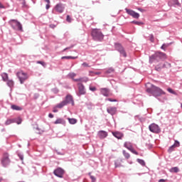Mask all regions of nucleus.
<instances>
[{"mask_svg": "<svg viewBox=\"0 0 182 182\" xmlns=\"http://www.w3.org/2000/svg\"><path fill=\"white\" fill-rule=\"evenodd\" d=\"M146 92L147 93H150L153 95L155 97H159V96H161V95H164V92L162 89L159 87H156L154 85L148 82L146 85Z\"/></svg>", "mask_w": 182, "mask_h": 182, "instance_id": "nucleus-1", "label": "nucleus"}, {"mask_svg": "<svg viewBox=\"0 0 182 182\" xmlns=\"http://www.w3.org/2000/svg\"><path fill=\"white\" fill-rule=\"evenodd\" d=\"M166 59H167V55L165 53L156 51L149 56V63H159V62L166 60Z\"/></svg>", "mask_w": 182, "mask_h": 182, "instance_id": "nucleus-2", "label": "nucleus"}, {"mask_svg": "<svg viewBox=\"0 0 182 182\" xmlns=\"http://www.w3.org/2000/svg\"><path fill=\"white\" fill-rule=\"evenodd\" d=\"M91 36L94 41H97V42H102V39L105 38V35L103 33L97 28H94L91 32Z\"/></svg>", "mask_w": 182, "mask_h": 182, "instance_id": "nucleus-3", "label": "nucleus"}, {"mask_svg": "<svg viewBox=\"0 0 182 182\" xmlns=\"http://www.w3.org/2000/svg\"><path fill=\"white\" fill-rule=\"evenodd\" d=\"M9 25L11 26L14 31H18L19 32H23V28L22 27V24L16 19H11L9 21Z\"/></svg>", "mask_w": 182, "mask_h": 182, "instance_id": "nucleus-4", "label": "nucleus"}, {"mask_svg": "<svg viewBox=\"0 0 182 182\" xmlns=\"http://www.w3.org/2000/svg\"><path fill=\"white\" fill-rule=\"evenodd\" d=\"M11 161L9 158V154H8V152L4 153L1 159V164L2 167H4V168L9 167V166H11Z\"/></svg>", "mask_w": 182, "mask_h": 182, "instance_id": "nucleus-5", "label": "nucleus"}, {"mask_svg": "<svg viewBox=\"0 0 182 182\" xmlns=\"http://www.w3.org/2000/svg\"><path fill=\"white\" fill-rule=\"evenodd\" d=\"M16 76L19 80V82L21 85H23L25 83V81L28 79V73H24L23 71H18L16 73Z\"/></svg>", "mask_w": 182, "mask_h": 182, "instance_id": "nucleus-6", "label": "nucleus"}, {"mask_svg": "<svg viewBox=\"0 0 182 182\" xmlns=\"http://www.w3.org/2000/svg\"><path fill=\"white\" fill-rule=\"evenodd\" d=\"M115 49L119 52L121 55V56H123L124 58H127V54L126 53V50H124V48L122 44L119 43H114Z\"/></svg>", "mask_w": 182, "mask_h": 182, "instance_id": "nucleus-7", "label": "nucleus"}, {"mask_svg": "<svg viewBox=\"0 0 182 182\" xmlns=\"http://www.w3.org/2000/svg\"><path fill=\"white\" fill-rule=\"evenodd\" d=\"M171 64L170 63L165 62L164 63H159L155 66V70L156 72H161V69H170Z\"/></svg>", "mask_w": 182, "mask_h": 182, "instance_id": "nucleus-8", "label": "nucleus"}, {"mask_svg": "<svg viewBox=\"0 0 182 182\" xmlns=\"http://www.w3.org/2000/svg\"><path fill=\"white\" fill-rule=\"evenodd\" d=\"M149 129L150 132H151V133H155V134H159V133H161V128H160V127L156 124H151L149 126Z\"/></svg>", "mask_w": 182, "mask_h": 182, "instance_id": "nucleus-9", "label": "nucleus"}, {"mask_svg": "<svg viewBox=\"0 0 182 182\" xmlns=\"http://www.w3.org/2000/svg\"><path fill=\"white\" fill-rule=\"evenodd\" d=\"M66 8V4L63 3L57 4L54 7V11L58 14H63L65 12V9Z\"/></svg>", "mask_w": 182, "mask_h": 182, "instance_id": "nucleus-10", "label": "nucleus"}, {"mask_svg": "<svg viewBox=\"0 0 182 182\" xmlns=\"http://www.w3.org/2000/svg\"><path fill=\"white\" fill-rule=\"evenodd\" d=\"M124 146L127 149V150H129V151H131V153H133V154H136V156H139V152H137L136 150H134V149L133 148V145L129 142V141H126L124 144Z\"/></svg>", "mask_w": 182, "mask_h": 182, "instance_id": "nucleus-11", "label": "nucleus"}, {"mask_svg": "<svg viewBox=\"0 0 182 182\" xmlns=\"http://www.w3.org/2000/svg\"><path fill=\"white\" fill-rule=\"evenodd\" d=\"M125 11L128 15L132 16L134 19H139L140 18V14L130 9H125Z\"/></svg>", "mask_w": 182, "mask_h": 182, "instance_id": "nucleus-12", "label": "nucleus"}, {"mask_svg": "<svg viewBox=\"0 0 182 182\" xmlns=\"http://www.w3.org/2000/svg\"><path fill=\"white\" fill-rule=\"evenodd\" d=\"M53 174L58 177L59 178H63V175L65 174V170L62 168H57L53 171Z\"/></svg>", "mask_w": 182, "mask_h": 182, "instance_id": "nucleus-13", "label": "nucleus"}, {"mask_svg": "<svg viewBox=\"0 0 182 182\" xmlns=\"http://www.w3.org/2000/svg\"><path fill=\"white\" fill-rule=\"evenodd\" d=\"M78 93H77V96H82L83 95H86V89L85 88V85L82 83H78Z\"/></svg>", "mask_w": 182, "mask_h": 182, "instance_id": "nucleus-14", "label": "nucleus"}, {"mask_svg": "<svg viewBox=\"0 0 182 182\" xmlns=\"http://www.w3.org/2000/svg\"><path fill=\"white\" fill-rule=\"evenodd\" d=\"M12 123H17V124H21V123H22V119L21 118H18V119H9L6 121L5 125L9 126V124H12Z\"/></svg>", "mask_w": 182, "mask_h": 182, "instance_id": "nucleus-15", "label": "nucleus"}, {"mask_svg": "<svg viewBox=\"0 0 182 182\" xmlns=\"http://www.w3.org/2000/svg\"><path fill=\"white\" fill-rule=\"evenodd\" d=\"M65 102L66 105H69V103H71L72 106H75V101H73V97L70 95H67L65 97V100H63Z\"/></svg>", "mask_w": 182, "mask_h": 182, "instance_id": "nucleus-16", "label": "nucleus"}, {"mask_svg": "<svg viewBox=\"0 0 182 182\" xmlns=\"http://www.w3.org/2000/svg\"><path fill=\"white\" fill-rule=\"evenodd\" d=\"M100 92L105 97H109L110 94V90L109 88H100Z\"/></svg>", "mask_w": 182, "mask_h": 182, "instance_id": "nucleus-17", "label": "nucleus"}, {"mask_svg": "<svg viewBox=\"0 0 182 182\" xmlns=\"http://www.w3.org/2000/svg\"><path fill=\"white\" fill-rule=\"evenodd\" d=\"M107 112L111 116H114V114L117 112V108L116 107H109L107 108Z\"/></svg>", "mask_w": 182, "mask_h": 182, "instance_id": "nucleus-18", "label": "nucleus"}, {"mask_svg": "<svg viewBox=\"0 0 182 182\" xmlns=\"http://www.w3.org/2000/svg\"><path fill=\"white\" fill-rule=\"evenodd\" d=\"M112 134L114 137H116V139H118V140H122V139H123V136H124L123 133L119 132H112Z\"/></svg>", "mask_w": 182, "mask_h": 182, "instance_id": "nucleus-19", "label": "nucleus"}, {"mask_svg": "<svg viewBox=\"0 0 182 182\" xmlns=\"http://www.w3.org/2000/svg\"><path fill=\"white\" fill-rule=\"evenodd\" d=\"M107 132L106 131L101 130L98 132L100 139H106L107 137Z\"/></svg>", "mask_w": 182, "mask_h": 182, "instance_id": "nucleus-20", "label": "nucleus"}, {"mask_svg": "<svg viewBox=\"0 0 182 182\" xmlns=\"http://www.w3.org/2000/svg\"><path fill=\"white\" fill-rule=\"evenodd\" d=\"M54 124H66V121L62 118H58L54 122Z\"/></svg>", "mask_w": 182, "mask_h": 182, "instance_id": "nucleus-21", "label": "nucleus"}, {"mask_svg": "<svg viewBox=\"0 0 182 182\" xmlns=\"http://www.w3.org/2000/svg\"><path fill=\"white\" fill-rule=\"evenodd\" d=\"M6 85L7 86H9V87H10V89H12V87H14V85H15V82L12 80H7Z\"/></svg>", "mask_w": 182, "mask_h": 182, "instance_id": "nucleus-22", "label": "nucleus"}, {"mask_svg": "<svg viewBox=\"0 0 182 182\" xmlns=\"http://www.w3.org/2000/svg\"><path fill=\"white\" fill-rule=\"evenodd\" d=\"M68 105L66 104V102L63 101L61 102H60L59 104H58L56 105V107H58V109H62L64 106H67Z\"/></svg>", "mask_w": 182, "mask_h": 182, "instance_id": "nucleus-23", "label": "nucleus"}, {"mask_svg": "<svg viewBox=\"0 0 182 182\" xmlns=\"http://www.w3.org/2000/svg\"><path fill=\"white\" fill-rule=\"evenodd\" d=\"M68 105L66 104V102L63 101L61 102H60L59 104H58L56 105V107H58V109H62L64 106H67Z\"/></svg>", "mask_w": 182, "mask_h": 182, "instance_id": "nucleus-24", "label": "nucleus"}, {"mask_svg": "<svg viewBox=\"0 0 182 182\" xmlns=\"http://www.w3.org/2000/svg\"><path fill=\"white\" fill-rule=\"evenodd\" d=\"M68 120L70 124H76V123H77V119L75 118H68Z\"/></svg>", "mask_w": 182, "mask_h": 182, "instance_id": "nucleus-25", "label": "nucleus"}, {"mask_svg": "<svg viewBox=\"0 0 182 182\" xmlns=\"http://www.w3.org/2000/svg\"><path fill=\"white\" fill-rule=\"evenodd\" d=\"M11 108L12 109V110H17V111L22 110V107H21L18 105H11Z\"/></svg>", "mask_w": 182, "mask_h": 182, "instance_id": "nucleus-26", "label": "nucleus"}, {"mask_svg": "<svg viewBox=\"0 0 182 182\" xmlns=\"http://www.w3.org/2000/svg\"><path fill=\"white\" fill-rule=\"evenodd\" d=\"M1 77L4 80V82H7L8 80V73H4L1 74Z\"/></svg>", "mask_w": 182, "mask_h": 182, "instance_id": "nucleus-27", "label": "nucleus"}, {"mask_svg": "<svg viewBox=\"0 0 182 182\" xmlns=\"http://www.w3.org/2000/svg\"><path fill=\"white\" fill-rule=\"evenodd\" d=\"M136 161H137V163H139L143 167H144V166H146V162L143 159H137Z\"/></svg>", "mask_w": 182, "mask_h": 182, "instance_id": "nucleus-28", "label": "nucleus"}, {"mask_svg": "<svg viewBox=\"0 0 182 182\" xmlns=\"http://www.w3.org/2000/svg\"><path fill=\"white\" fill-rule=\"evenodd\" d=\"M179 169L178 167L176 166V167H173L170 169V172L171 173H178Z\"/></svg>", "mask_w": 182, "mask_h": 182, "instance_id": "nucleus-29", "label": "nucleus"}, {"mask_svg": "<svg viewBox=\"0 0 182 182\" xmlns=\"http://www.w3.org/2000/svg\"><path fill=\"white\" fill-rule=\"evenodd\" d=\"M168 46H170V43H164L161 46V49H162V50H164V52H166V48H168Z\"/></svg>", "mask_w": 182, "mask_h": 182, "instance_id": "nucleus-30", "label": "nucleus"}, {"mask_svg": "<svg viewBox=\"0 0 182 182\" xmlns=\"http://www.w3.org/2000/svg\"><path fill=\"white\" fill-rule=\"evenodd\" d=\"M131 23H134V25H138V26H141V25H144L143 22L137 21H131Z\"/></svg>", "mask_w": 182, "mask_h": 182, "instance_id": "nucleus-31", "label": "nucleus"}, {"mask_svg": "<svg viewBox=\"0 0 182 182\" xmlns=\"http://www.w3.org/2000/svg\"><path fill=\"white\" fill-rule=\"evenodd\" d=\"M122 153L124 154V156L125 157V159H130V154H129L128 152H127L125 150L122 151Z\"/></svg>", "mask_w": 182, "mask_h": 182, "instance_id": "nucleus-32", "label": "nucleus"}, {"mask_svg": "<svg viewBox=\"0 0 182 182\" xmlns=\"http://www.w3.org/2000/svg\"><path fill=\"white\" fill-rule=\"evenodd\" d=\"M114 166L115 168H117V167H123V165H122V163L119 162V161H114Z\"/></svg>", "mask_w": 182, "mask_h": 182, "instance_id": "nucleus-33", "label": "nucleus"}, {"mask_svg": "<svg viewBox=\"0 0 182 182\" xmlns=\"http://www.w3.org/2000/svg\"><path fill=\"white\" fill-rule=\"evenodd\" d=\"M113 72H114V69L113 68H109L105 71V73L110 74L113 73Z\"/></svg>", "mask_w": 182, "mask_h": 182, "instance_id": "nucleus-34", "label": "nucleus"}, {"mask_svg": "<svg viewBox=\"0 0 182 182\" xmlns=\"http://www.w3.org/2000/svg\"><path fill=\"white\" fill-rule=\"evenodd\" d=\"M61 59H77V57L73 56H63Z\"/></svg>", "mask_w": 182, "mask_h": 182, "instance_id": "nucleus-35", "label": "nucleus"}, {"mask_svg": "<svg viewBox=\"0 0 182 182\" xmlns=\"http://www.w3.org/2000/svg\"><path fill=\"white\" fill-rule=\"evenodd\" d=\"M174 149H176V147L173 145L171 146L168 149V153H173Z\"/></svg>", "mask_w": 182, "mask_h": 182, "instance_id": "nucleus-36", "label": "nucleus"}, {"mask_svg": "<svg viewBox=\"0 0 182 182\" xmlns=\"http://www.w3.org/2000/svg\"><path fill=\"white\" fill-rule=\"evenodd\" d=\"M68 76H69V77H70L71 79H74V77L76 76V73H70L69 74H68Z\"/></svg>", "mask_w": 182, "mask_h": 182, "instance_id": "nucleus-37", "label": "nucleus"}, {"mask_svg": "<svg viewBox=\"0 0 182 182\" xmlns=\"http://www.w3.org/2000/svg\"><path fill=\"white\" fill-rule=\"evenodd\" d=\"M80 82H85V83L89 82V78L87 77H81Z\"/></svg>", "mask_w": 182, "mask_h": 182, "instance_id": "nucleus-38", "label": "nucleus"}, {"mask_svg": "<svg viewBox=\"0 0 182 182\" xmlns=\"http://www.w3.org/2000/svg\"><path fill=\"white\" fill-rule=\"evenodd\" d=\"M173 146V147H180V142L178 141H175Z\"/></svg>", "mask_w": 182, "mask_h": 182, "instance_id": "nucleus-39", "label": "nucleus"}, {"mask_svg": "<svg viewBox=\"0 0 182 182\" xmlns=\"http://www.w3.org/2000/svg\"><path fill=\"white\" fill-rule=\"evenodd\" d=\"M66 21L69 23H70L72 22V18L70 17V16H69V15L67 16Z\"/></svg>", "mask_w": 182, "mask_h": 182, "instance_id": "nucleus-40", "label": "nucleus"}, {"mask_svg": "<svg viewBox=\"0 0 182 182\" xmlns=\"http://www.w3.org/2000/svg\"><path fill=\"white\" fill-rule=\"evenodd\" d=\"M51 90L53 93H55V94L59 93V90L58 88H53Z\"/></svg>", "mask_w": 182, "mask_h": 182, "instance_id": "nucleus-41", "label": "nucleus"}, {"mask_svg": "<svg viewBox=\"0 0 182 182\" xmlns=\"http://www.w3.org/2000/svg\"><path fill=\"white\" fill-rule=\"evenodd\" d=\"M37 63L42 65V66H46V63L43 61H37Z\"/></svg>", "mask_w": 182, "mask_h": 182, "instance_id": "nucleus-42", "label": "nucleus"}, {"mask_svg": "<svg viewBox=\"0 0 182 182\" xmlns=\"http://www.w3.org/2000/svg\"><path fill=\"white\" fill-rule=\"evenodd\" d=\"M73 45H72V46H70V47H67V48H64L63 50V52H66V50H69V49H72V48H73Z\"/></svg>", "mask_w": 182, "mask_h": 182, "instance_id": "nucleus-43", "label": "nucleus"}, {"mask_svg": "<svg viewBox=\"0 0 182 182\" xmlns=\"http://www.w3.org/2000/svg\"><path fill=\"white\" fill-rule=\"evenodd\" d=\"M82 66H83L84 68H90V65H89L87 63H83L82 64Z\"/></svg>", "mask_w": 182, "mask_h": 182, "instance_id": "nucleus-44", "label": "nucleus"}, {"mask_svg": "<svg viewBox=\"0 0 182 182\" xmlns=\"http://www.w3.org/2000/svg\"><path fill=\"white\" fill-rule=\"evenodd\" d=\"M18 156L20 160H23V154L18 153Z\"/></svg>", "mask_w": 182, "mask_h": 182, "instance_id": "nucleus-45", "label": "nucleus"}, {"mask_svg": "<svg viewBox=\"0 0 182 182\" xmlns=\"http://www.w3.org/2000/svg\"><path fill=\"white\" fill-rule=\"evenodd\" d=\"M92 180V182H96V177H95L94 176H90V177Z\"/></svg>", "mask_w": 182, "mask_h": 182, "instance_id": "nucleus-46", "label": "nucleus"}, {"mask_svg": "<svg viewBox=\"0 0 182 182\" xmlns=\"http://www.w3.org/2000/svg\"><path fill=\"white\" fill-rule=\"evenodd\" d=\"M150 41L151 42H154V36L153 34L150 35Z\"/></svg>", "mask_w": 182, "mask_h": 182, "instance_id": "nucleus-47", "label": "nucleus"}, {"mask_svg": "<svg viewBox=\"0 0 182 182\" xmlns=\"http://www.w3.org/2000/svg\"><path fill=\"white\" fill-rule=\"evenodd\" d=\"M107 100H108V102H117V100L112 98H107Z\"/></svg>", "mask_w": 182, "mask_h": 182, "instance_id": "nucleus-48", "label": "nucleus"}, {"mask_svg": "<svg viewBox=\"0 0 182 182\" xmlns=\"http://www.w3.org/2000/svg\"><path fill=\"white\" fill-rule=\"evenodd\" d=\"M90 90L91 92H96V87H90Z\"/></svg>", "mask_w": 182, "mask_h": 182, "instance_id": "nucleus-49", "label": "nucleus"}, {"mask_svg": "<svg viewBox=\"0 0 182 182\" xmlns=\"http://www.w3.org/2000/svg\"><path fill=\"white\" fill-rule=\"evenodd\" d=\"M49 27L51 28V29H55V28H56V25H55V24H50Z\"/></svg>", "mask_w": 182, "mask_h": 182, "instance_id": "nucleus-50", "label": "nucleus"}, {"mask_svg": "<svg viewBox=\"0 0 182 182\" xmlns=\"http://www.w3.org/2000/svg\"><path fill=\"white\" fill-rule=\"evenodd\" d=\"M6 7L2 4V3L0 2V9H6Z\"/></svg>", "mask_w": 182, "mask_h": 182, "instance_id": "nucleus-51", "label": "nucleus"}, {"mask_svg": "<svg viewBox=\"0 0 182 182\" xmlns=\"http://www.w3.org/2000/svg\"><path fill=\"white\" fill-rule=\"evenodd\" d=\"M168 92H169V93L174 94V91L171 88H168Z\"/></svg>", "mask_w": 182, "mask_h": 182, "instance_id": "nucleus-52", "label": "nucleus"}, {"mask_svg": "<svg viewBox=\"0 0 182 182\" xmlns=\"http://www.w3.org/2000/svg\"><path fill=\"white\" fill-rule=\"evenodd\" d=\"M73 80H74V82H80V80H82L81 77L80 78H76V79H73Z\"/></svg>", "mask_w": 182, "mask_h": 182, "instance_id": "nucleus-53", "label": "nucleus"}, {"mask_svg": "<svg viewBox=\"0 0 182 182\" xmlns=\"http://www.w3.org/2000/svg\"><path fill=\"white\" fill-rule=\"evenodd\" d=\"M53 113H58V107H54L53 109Z\"/></svg>", "mask_w": 182, "mask_h": 182, "instance_id": "nucleus-54", "label": "nucleus"}, {"mask_svg": "<svg viewBox=\"0 0 182 182\" xmlns=\"http://www.w3.org/2000/svg\"><path fill=\"white\" fill-rule=\"evenodd\" d=\"M50 8V4L48 3L46 6V9H49Z\"/></svg>", "mask_w": 182, "mask_h": 182, "instance_id": "nucleus-55", "label": "nucleus"}, {"mask_svg": "<svg viewBox=\"0 0 182 182\" xmlns=\"http://www.w3.org/2000/svg\"><path fill=\"white\" fill-rule=\"evenodd\" d=\"M56 153L58 156H63V153L59 152L58 151H56Z\"/></svg>", "mask_w": 182, "mask_h": 182, "instance_id": "nucleus-56", "label": "nucleus"}, {"mask_svg": "<svg viewBox=\"0 0 182 182\" xmlns=\"http://www.w3.org/2000/svg\"><path fill=\"white\" fill-rule=\"evenodd\" d=\"M48 117H50V119H53V114L52 113H50L48 114Z\"/></svg>", "mask_w": 182, "mask_h": 182, "instance_id": "nucleus-57", "label": "nucleus"}, {"mask_svg": "<svg viewBox=\"0 0 182 182\" xmlns=\"http://www.w3.org/2000/svg\"><path fill=\"white\" fill-rule=\"evenodd\" d=\"M175 4L176 5H180V3L178 2V0H175Z\"/></svg>", "mask_w": 182, "mask_h": 182, "instance_id": "nucleus-58", "label": "nucleus"}, {"mask_svg": "<svg viewBox=\"0 0 182 182\" xmlns=\"http://www.w3.org/2000/svg\"><path fill=\"white\" fill-rule=\"evenodd\" d=\"M159 182H166V180H164V179H160V180L159 181Z\"/></svg>", "mask_w": 182, "mask_h": 182, "instance_id": "nucleus-59", "label": "nucleus"}, {"mask_svg": "<svg viewBox=\"0 0 182 182\" xmlns=\"http://www.w3.org/2000/svg\"><path fill=\"white\" fill-rule=\"evenodd\" d=\"M47 4H50V0H44Z\"/></svg>", "mask_w": 182, "mask_h": 182, "instance_id": "nucleus-60", "label": "nucleus"}, {"mask_svg": "<svg viewBox=\"0 0 182 182\" xmlns=\"http://www.w3.org/2000/svg\"><path fill=\"white\" fill-rule=\"evenodd\" d=\"M26 2L25 1V0H23V5H26Z\"/></svg>", "mask_w": 182, "mask_h": 182, "instance_id": "nucleus-61", "label": "nucleus"}, {"mask_svg": "<svg viewBox=\"0 0 182 182\" xmlns=\"http://www.w3.org/2000/svg\"><path fill=\"white\" fill-rule=\"evenodd\" d=\"M88 174L90 175V176H92V175H91V174H92V173H91V172H90Z\"/></svg>", "mask_w": 182, "mask_h": 182, "instance_id": "nucleus-62", "label": "nucleus"}, {"mask_svg": "<svg viewBox=\"0 0 182 182\" xmlns=\"http://www.w3.org/2000/svg\"><path fill=\"white\" fill-rule=\"evenodd\" d=\"M149 147H153V145H152V144H150V145H149Z\"/></svg>", "mask_w": 182, "mask_h": 182, "instance_id": "nucleus-63", "label": "nucleus"}, {"mask_svg": "<svg viewBox=\"0 0 182 182\" xmlns=\"http://www.w3.org/2000/svg\"><path fill=\"white\" fill-rule=\"evenodd\" d=\"M2 181V178H0V182Z\"/></svg>", "mask_w": 182, "mask_h": 182, "instance_id": "nucleus-64", "label": "nucleus"}]
</instances>
